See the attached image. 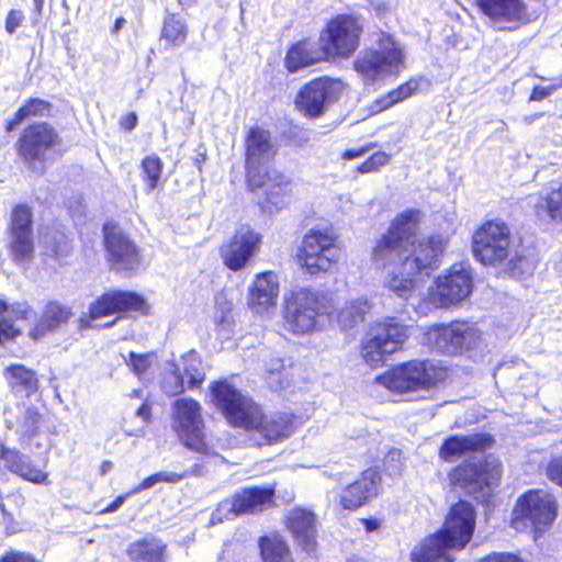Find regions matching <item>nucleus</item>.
<instances>
[{"label":"nucleus","instance_id":"obj_1","mask_svg":"<svg viewBox=\"0 0 562 562\" xmlns=\"http://www.w3.org/2000/svg\"><path fill=\"white\" fill-rule=\"evenodd\" d=\"M420 221L417 209L401 212L371 251L374 269L384 274L383 286L403 300L415 295L424 282L423 272L428 276L439 266L449 243V237L440 233L415 243Z\"/></svg>","mask_w":562,"mask_h":562},{"label":"nucleus","instance_id":"obj_2","mask_svg":"<svg viewBox=\"0 0 562 562\" xmlns=\"http://www.w3.org/2000/svg\"><path fill=\"white\" fill-rule=\"evenodd\" d=\"M213 404L233 427L255 431L260 443H274L286 439L294 430L290 414L265 416L261 408L240 394L227 382H216L211 390Z\"/></svg>","mask_w":562,"mask_h":562},{"label":"nucleus","instance_id":"obj_3","mask_svg":"<svg viewBox=\"0 0 562 562\" xmlns=\"http://www.w3.org/2000/svg\"><path fill=\"white\" fill-rule=\"evenodd\" d=\"M247 182L251 191L265 190L261 207L269 214L284 209L292 194L291 181L276 169H266L277 153L270 134L260 127L251 128L246 137Z\"/></svg>","mask_w":562,"mask_h":562},{"label":"nucleus","instance_id":"obj_4","mask_svg":"<svg viewBox=\"0 0 562 562\" xmlns=\"http://www.w3.org/2000/svg\"><path fill=\"white\" fill-rule=\"evenodd\" d=\"M475 529V512L468 502L453 505L440 530L425 538L411 551L412 562H451L448 550H462L472 539Z\"/></svg>","mask_w":562,"mask_h":562},{"label":"nucleus","instance_id":"obj_5","mask_svg":"<svg viewBox=\"0 0 562 562\" xmlns=\"http://www.w3.org/2000/svg\"><path fill=\"white\" fill-rule=\"evenodd\" d=\"M473 255L484 266H504L513 277L529 273L532 263L518 255L508 225L499 220L483 223L472 237Z\"/></svg>","mask_w":562,"mask_h":562},{"label":"nucleus","instance_id":"obj_6","mask_svg":"<svg viewBox=\"0 0 562 562\" xmlns=\"http://www.w3.org/2000/svg\"><path fill=\"white\" fill-rule=\"evenodd\" d=\"M407 53L391 34L381 32L374 46L361 52L353 60V69L367 87L380 88L406 68Z\"/></svg>","mask_w":562,"mask_h":562},{"label":"nucleus","instance_id":"obj_7","mask_svg":"<svg viewBox=\"0 0 562 562\" xmlns=\"http://www.w3.org/2000/svg\"><path fill=\"white\" fill-rule=\"evenodd\" d=\"M334 317V300L324 292L300 289L286 299L284 326L295 335L311 334L318 329L323 316Z\"/></svg>","mask_w":562,"mask_h":562},{"label":"nucleus","instance_id":"obj_8","mask_svg":"<svg viewBox=\"0 0 562 562\" xmlns=\"http://www.w3.org/2000/svg\"><path fill=\"white\" fill-rule=\"evenodd\" d=\"M502 476V464L493 456L483 461L463 462L448 473V481L453 490L474 495L477 499L485 498L495 488Z\"/></svg>","mask_w":562,"mask_h":562},{"label":"nucleus","instance_id":"obj_9","mask_svg":"<svg viewBox=\"0 0 562 562\" xmlns=\"http://www.w3.org/2000/svg\"><path fill=\"white\" fill-rule=\"evenodd\" d=\"M424 342L448 355L474 353L482 350V333L470 322L454 321L429 327Z\"/></svg>","mask_w":562,"mask_h":562},{"label":"nucleus","instance_id":"obj_10","mask_svg":"<svg viewBox=\"0 0 562 562\" xmlns=\"http://www.w3.org/2000/svg\"><path fill=\"white\" fill-rule=\"evenodd\" d=\"M557 501L550 493L532 490L521 495L514 508L512 526L517 531L531 529L535 539L555 520Z\"/></svg>","mask_w":562,"mask_h":562},{"label":"nucleus","instance_id":"obj_11","mask_svg":"<svg viewBox=\"0 0 562 562\" xmlns=\"http://www.w3.org/2000/svg\"><path fill=\"white\" fill-rule=\"evenodd\" d=\"M363 21L353 14H338L322 30L318 45L326 59L349 58L360 45Z\"/></svg>","mask_w":562,"mask_h":562},{"label":"nucleus","instance_id":"obj_12","mask_svg":"<svg viewBox=\"0 0 562 562\" xmlns=\"http://www.w3.org/2000/svg\"><path fill=\"white\" fill-rule=\"evenodd\" d=\"M171 427L179 440L190 450L204 456L214 453L206 440L202 406L195 400L182 397L173 402Z\"/></svg>","mask_w":562,"mask_h":562},{"label":"nucleus","instance_id":"obj_13","mask_svg":"<svg viewBox=\"0 0 562 562\" xmlns=\"http://www.w3.org/2000/svg\"><path fill=\"white\" fill-rule=\"evenodd\" d=\"M447 376V371L431 361H411L376 378L390 391L408 392L429 387Z\"/></svg>","mask_w":562,"mask_h":562},{"label":"nucleus","instance_id":"obj_14","mask_svg":"<svg viewBox=\"0 0 562 562\" xmlns=\"http://www.w3.org/2000/svg\"><path fill=\"white\" fill-rule=\"evenodd\" d=\"M341 250L336 238L327 231L311 229L302 239L296 259L310 274L329 271L340 259Z\"/></svg>","mask_w":562,"mask_h":562},{"label":"nucleus","instance_id":"obj_15","mask_svg":"<svg viewBox=\"0 0 562 562\" xmlns=\"http://www.w3.org/2000/svg\"><path fill=\"white\" fill-rule=\"evenodd\" d=\"M472 288L470 267L464 263H454L435 279L428 289V299L436 307H450L467 300Z\"/></svg>","mask_w":562,"mask_h":562},{"label":"nucleus","instance_id":"obj_16","mask_svg":"<svg viewBox=\"0 0 562 562\" xmlns=\"http://www.w3.org/2000/svg\"><path fill=\"white\" fill-rule=\"evenodd\" d=\"M408 338L407 327L386 318L371 327L362 345V358L370 367L382 364L387 355L397 351Z\"/></svg>","mask_w":562,"mask_h":562},{"label":"nucleus","instance_id":"obj_17","mask_svg":"<svg viewBox=\"0 0 562 562\" xmlns=\"http://www.w3.org/2000/svg\"><path fill=\"white\" fill-rule=\"evenodd\" d=\"M475 7L498 31H517L536 20L526 0H475Z\"/></svg>","mask_w":562,"mask_h":562},{"label":"nucleus","instance_id":"obj_18","mask_svg":"<svg viewBox=\"0 0 562 562\" xmlns=\"http://www.w3.org/2000/svg\"><path fill=\"white\" fill-rule=\"evenodd\" d=\"M340 79L322 77L307 82L295 98L296 109L308 117L322 116L345 91Z\"/></svg>","mask_w":562,"mask_h":562},{"label":"nucleus","instance_id":"obj_19","mask_svg":"<svg viewBox=\"0 0 562 562\" xmlns=\"http://www.w3.org/2000/svg\"><path fill=\"white\" fill-rule=\"evenodd\" d=\"M149 306L144 297L128 291H111L102 294L89 306V312L82 314L77 323L80 330L92 327V322L116 313L134 311L147 313Z\"/></svg>","mask_w":562,"mask_h":562},{"label":"nucleus","instance_id":"obj_20","mask_svg":"<svg viewBox=\"0 0 562 562\" xmlns=\"http://www.w3.org/2000/svg\"><path fill=\"white\" fill-rule=\"evenodd\" d=\"M272 497L271 487L244 488L220 503L212 513L210 522L216 525L238 515L262 512L271 505Z\"/></svg>","mask_w":562,"mask_h":562},{"label":"nucleus","instance_id":"obj_21","mask_svg":"<svg viewBox=\"0 0 562 562\" xmlns=\"http://www.w3.org/2000/svg\"><path fill=\"white\" fill-rule=\"evenodd\" d=\"M262 236L249 226H241L234 237L221 248L224 265L233 271L244 269L259 251Z\"/></svg>","mask_w":562,"mask_h":562},{"label":"nucleus","instance_id":"obj_22","mask_svg":"<svg viewBox=\"0 0 562 562\" xmlns=\"http://www.w3.org/2000/svg\"><path fill=\"white\" fill-rule=\"evenodd\" d=\"M279 292V278L274 272L258 273L249 286L247 305L254 314L269 317L277 306Z\"/></svg>","mask_w":562,"mask_h":562},{"label":"nucleus","instance_id":"obj_23","mask_svg":"<svg viewBox=\"0 0 562 562\" xmlns=\"http://www.w3.org/2000/svg\"><path fill=\"white\" fill-rule=\"evenodd\" d=\"M103 231L104 244L112 268L117 271L135 269L139 261L135 246L116 225L105 224Z\"/></svg>","mask_w":562,"mask_h":562},{"label":"nucleus","instance_id":"obj_24","mask_svg":"<svg viewBox=\"0 0 562 562\" xmlns=\"http://www.w3.org/2000/svg\"><path fill=\"white\" fill-rule=\"evenodd\" d=\"M0 461L3 468L11 473L33 484L47 485L50 483L49 474L40 465L33 463L31 458L15 448H9L0 441Z\"/></svg>","mask_w":562,"mask_h":562},{"label":"nucleus","instance_id":"obj_25","mask_svg":"<svg viewBox=\"0 0 562 562\" xmlns=\"http://www.w3.org/2000/svg\"><path fill=\"white\" fill-rule=\"evenodd\" d=\"M285 524L297 546L308 554L314 553L317 546V529L314 514L305 508H293L288 512Z\"/></svg>","mask_w":562,"mask_h":562},{"label":"nucleus","instance_id":"obj_26","mask_svg":"<svg viewBox=\"0 0 562 562\" xmlns=\"http://www.w3.org/2000/svg\"><path fill=\"white\" fill-rule=\"evenodd\" d=\"M58 143L55 130L46 123L29 126L20 138V153L29 161L42 159Z\"/></svg>","mask_w":562,"mask_h":562},{"label":"nucleus","instance_id":"obj_27","mask_svg":"<svg viewBox=\"0 0 562 562\" xmlns=\"http://www.w3.org/2000/svg\"><path fill=\"white\" fill-rule=\"evenodd\" d=\"M493 438L487 434H470L451 436L439 449V457L446 462H452L472 452L484 451L492 447Z\"/></svg>","mask_w":562,"mask_h":562},{"label":"nucleus","instance_id":"obj_28","mask_svg":"<svg viewBox=\"0 0 562 562\" xmlns=\"http://www.w3.org/2000/svg\"><path fill=\"white\" fill-rule=\"evenodd\" d=\"M381 476L374 469H368L361 476L348 485L340 496V504L346 509H356L366 504L379 491Z\"/></svg>","mask_w":562,"mask_h":562},{"label":"nucleus","instance_id":"obj_29","mask_svg":"<svg viewBox=\"0 0 562 562\" xmlns=\"http://www.w3.org/2000/svg\"><path fill=\"white\" fill-rule=\"evenodd\" d=\"M71 307L57 301L46 304L38 322L29 331V336L34 341L45 337L48 333L56 330L72 317Z\"/></svg>","mask_w":562,"mask_h":562},{"label":"nucleus","instance_id":"obj_30","mask_svg":"<svg viewBox=\"0 0 562 562\" xmlns=\"http://www.w3.org/2000/svg\"><path fill=\"white\" fill-rule=\"evenodd\" d=\"M0 345L13 340L22 334V328L15 325L18 321H29L34 316L32 307L27 303L7 304L0 299Z\"/></svg>","mask_w":562,"mask_h":562},{"label":"nucleus","instance_id":"obj_31","mask_svg":"<svg viewBox=\"0 0 562 562\" xmlns=\"http://www.w3.org/2000/svg\"><path fill=\"white\" fill-rule=\"evenodd\" d=\"M3 376L11 391L15 394L30 396L38 389V379L35 371L23 364L14 363L8 366L3 371Z\"/></svg>","mask_w":562,"mask_h":562},{"label":"nucleus","instance_id":"obj_32","mask_svg":"<svg viewBox=\"0 0 562 562\" xmlns=\"http://www.w3.org/2000/svg\"><path fill=\"white\" fill-rule=\"evenodd\" d=\"M322 60L327 59L321 46L317 49H314L311 43L300 42L293 45L288 52L285 57V67L289 71L295 72Z\"/></svg>","mask_w":562,"mask_h":562},{"label":"nucleus","instance_id":"obj_33","mask_svg":"<svg viewBox=\"0 0 562 562\" xmlns=\"http://www.w3.org/2000/svg\"><path fill=\"white\" fill-rule=\"evenodd\" d=\"M262 562H294L288 543L280 536H265L259 540Z\"/></svg>","mask_w":562,"mask_h":562},{"label":"nucleus","instance_id":"obj_34","mask_svg":"<svg viewBox=\"0 0 562 562\" xmlns=\"http://www.w3.org/2000/svg\"><path fill=\"white\" fill-rule=\"evenodd\" d=\"M165 544L157 539H144L132 543L127 550L128 557L135 562H161Z\"/></svg>","mask_w":562,"mask_h":562},{"label":"nucleus","instance_id":"obj_35","mask_svg":"<svg viewBox=\"0 0 562 562\" xmlns=\"http://www.w3.org/2000/svg\"><path fill=\"white\" fill-rule=\"evenodd\" d=\"M19 411L21 415L15 422L8 418L5 423L9 429H15L21 437V443H24L37 434L41 415L32 407H23Z\"/></svg>","mask_w":562,"mask_h":562},{"label":"nucleus","instance_id":"obj_36","mask_svg":"<svg viewBox=\"0 0 562 562\" xmlns=\"http://www.w3.org/2000/svg\"><path fill=\"white\" fill-rule=\"evenodd\" d=\"M188 36V26L183 19L171 14L166 18L160 38L167 48L182 46Z\"/></svg>","mask_w":562,"mask_h":562},{"label":"nucleus","instance_id":"obj_37","mask_svg":"<svg viewBox=\"0 0 562 562\" xmlns=\"http://www.w3.org/2000/svg\"><path fill=\"white\" fill-rule=\"evenodd\" d=\"M8 250L16 265H27L34 254L33 234H9Z\"/></svg>","mask_w":562,"mask_h":562},{"label":"nucleus","instance_id":"obj_38","mask_svg":"<svg viewBox=\"0 0 562 562\" xmlns=\"http://www.w3.org/2000/svg\"><path fill=\"white\" fill-rule=\"evenodd\" d=\"M176 363L180 366V372L182 373L188 387H194L203 382L205 375L202 369V362L194 350H190L182 355Z\"/></svg>","mask_w":562,"mask_h":562},{"label":"nucleus","instance_id":"obj_39","mask_svg":"<svg viewBox=\"0 0 562 562\" xmlns=\"http://www.w3.org/2000/svg\"><path fill=\"white\" fill-rule=\"evenodd\" d=\"M536 212L539 217H549L553 221L562 222V186L559 189L550 191L539 204L536 205Z\"/></svg>","mask_w":562,"mask_h":562},{"label":"nucleus","instance_id":"obj_40","mask_svg":"<svg viewBox=\"0 0 562 562\" xmlns=\"http://www.w3.org/2000/svg\"><path fill=\"white\" fill-rule=\"evenodd\" d=\"M184 385H187V382L180 372V366L175 361L167 362L161 381L164 392L169 396L178 395L183 392Z\"/></svg>","mask_w":562,"mask_h":562},{"label":"nucleus","instance_id":"obj_41","mask_svg":"<svg viewBox=\"0 0 562 562\" xmlns=\"http://www.w3.org/2000/svg\"><path fill=\"white\" fill-rule=\"evenodd\" d=\"M32 211L27 205L19 204L11 212L9 234H33Z\"/></svg>","mask_w":562,"mask_h":562},{"label":"nucleus","instance_id":"obj_42","mask_svg":"<svg viewBox=\"0 0 562 562\" xmlns=\"http://www.w3.org/2000/svg\"><path fill=\"white\" fill-rule=\"evenodd\" d=\"M369 302L364 297L351 301L344 310L337 314V322L344 327H351L369 310Z\"/></svg>","mask_w":562,"mask_h":562},{"label":"nucleus","instance_id":"obj_43","mask_svg":"<svg viewBox=\"0 0 562 562\" xmlns=\"http://www.w3.org/2000/svg\"><path fill=\"white\" fill-rule=\"evenodd\" d=\"M48 110V102L38 98L31 99L26 104L19 109L15 113L14 120L8 123L7 130L12 131L14 126L20 124L22 121L32 116L44 115Z\"/></svg>","mask_w":562,"mask_h":562},{"label":"nucleus","instance_id":"obj_44","mask_svg":"<svg viewBox=\"0 0 562 562\" xmlns=\"http://www.w3.org/2000/svg\"><path fill=\"white\" fill-rule=\"evenodd\" d=\"M143 180L148 186V191H153L159 186L162 173V161L157 156H148L142 162Z\"/></svg>","mask_w":562,"mask_h":562},{"label":"nucleus","instance_id":"obj_45","mask_svg":"<svg viewBox=\"0 0 562 562\" xmlns=\"http://www.w3.org/2000/svg\"><path fill=\"white\" fill-rule=\"evenodd\" d=\"M233 304L223 294L215 297L213 321L215 325L222 329H227L233 322L232 317Z\"/></svg>","mask_w":562,"mask_h":562},{"label":"nucleus","instance_id":"obj_46","mask_svg":"<svg viewBox=\"0 0 562 562\" xmlns=\"http://www.w3.org/2000/svg\"><path fill=\"white\" fill-rule=\"evenodd\" d=\"M46 254L53 257H63L68 251V241L60 232L46 233L42 237Z\"/></svg>","mask_w":562,"mask_h":562},{"label":"nucleus","instance_id":"obj_47","mask_svg":"<svg viewBox=\"0 0 562 562\" xmlns=\"http://www.w3.org/2000/svg\"><path fill=\"white\" fill-rule=\"evenodd\" d=\"M419 83L415 79H409L405 83L387 92L392 104L395 105L408 99L415 91H417Z\"/></svg>","mask_w":562,"mask_h":562},{"label":"nucleus","instance_id":"obj_48","mask_svg":"<svg viewBox=\"0 0 562 562\" xmlns=\"http://www.w3.org/2000/svg\"><path fill=\"white\" fill-rule=\"evenodd\" d=\"M179 479L180 476L176 473L159 472L143 480V482L134 490H132L130 494H136L144 490L151 488L159 482H176Z\"/></svg>","mask_w":562,"mask_h":562},{"label":"nucleus","instance_id":"obj_49","mask_svg":"<svg viewBox=\"0 0 562 562\" xmlns=\"http://www.w3.org/2000/svg\"><path fill=\"white\" fill-rule=\"evenodd\" d=\"M391 156L384 151L374 153L370 158L362 162L358 170L359 172L367 173L379 170L381 167L387 165Z\"/></svg>","mask_w":562,"mask_h":562},{"label":"nucleus","instance_id":"obj_50","mask_svg":"<svg viewBox=\"0 0 562 562\" xmlns=\"http://www.w3.org/2000/svg\"><path fill=\"white\" fill-rule=\"evenodd\" d=\"M155 358L156 357L153 353L136 355V353L132 352L130 355V362H131V366H132L134 372L136 374L140 375V374L145 373L150 368Z\"/></svg>","mask_w":562,"mask_h":562},{"label":"nucleus","instance_id":"obj_51","mask_svg":"<svg viewBox=\"0 0 562 562\" xmlns=\"http://www.w3.org/2000/svg\"><path fill=\"white\" fill-rule=\"evenodd\" d=\"M547 476L554 484L562 486V457L554 458L548 463Z\"/></svg>","mask_w":562,"mask_h":562},{"label":"nucleus","instance_id":"obj_52","mask_svg":"<svg viewBox=\"0 0 562 562\" xmlns=\"http://www.w3.org/2000/svg\"><path fill=\"white\" fill-rule=\"evenodd\" d=\"M23 21L24 14L21 10H11L5 19V31L9 34H13Z\"/></svg>","mask_w":562,"mask_h":562},{"label":"nucleus","instance_id":"obj_53","mask_svg":"<svg viewBox=\"0 0 562 562\" xmlns=\"http://www.w3.org/2000/svg\"><path fill=\"white\" fill-rule=\"evenodd\" d=\"M480 562H524L519 557L512 553H498L494 552L488 554L484 559L480 560Z\"/></svg>","mask_w":562,"mask_h":562},{"label":"nucleus","instance_id":"obj_54","mask_svg":"<svg viewBox=\"0 0 562 562\" xmlns=\"http://www.w3.org/2000/svg\"><path fill=\"white\" fill-rule=\"evenodd\" d=\"M392 101L387 93L381 95L380 98L375 99L371 105H370V112L372 114H378L380 112H383L390 108H392Z\"/></svg>","mask_w":562,"mask_h":562},{"label":"nucleus","instance_id":"obj_55","mask_svg":"<svg viewBox=\"0 0 562 562\" xmlns=\"http://www.w3.org/2000/svg\"><path fill=\"white\" fill-rule=\"evenodd\" d=\"M0 562H36L34 558L24 552L11 551L1 557Z\"/></svg>","mask_w":562,"mask_h":562},{"label":"nucleus","instance_id":"obj_56","mask_svg":"<svg viewBox=\"0 0 562 562\" xmlns=\"http://www.w3.org/2000/svg\"><path fill=\"white\" fill-rule=\"evenodd\" d=\"M559 87V83L557 85H553L551 87H536L533 90H532V93H531V97H530V100H533V101H540V100H543L544 98L549 97L554 90H557Z\"/></svg>","mask_w":562,"mask_h":562},{"label":"nucleus","instance_id":"obj_57","mask_svg":"<svg viewBox=\"0 0 562 562\" xmlns=\"http://www.w3.org/2000/svg\"><path fill=\"white\" fill-rule=\"evenodd\" d=\"M283 369V362L279 358L271 359V363L266 367V373L268 374V379H273L274 375H278ZM273 383V380H271Z\"/></svg>","mask_w":562,"mask_h":562},{"label":"nucleus","instance_id":"obj_58","mask_svg":"<svg viewBox=\"0 0 562 562\" xmlns=\"http://www.w3.org/2000/svg\"><path fill=\"white\" fill-rule=\"evenodd\" d=\"M131 494L127 493L126 495H121V496H117L108 507H105L104 509H102L100 513L101 514H109V513H114L116 512L125 502V499L130 496Z\"/></svg>","mask_w":562,"mask_h":562},{"label":"nucleus","instance_id":"obj_59","mask_svg":"<svg viewBox=\"0 0 562 562\" xmlns=\"http://www.w3.org/2000/svg\"><path fill=\"white\" fill-rule=\"evenodd\" d=\"M137 124V116L135 113L127 114L121 122V125L126 131H132Z\"/></svg>","mask_w":562,"mask_h":562},{"label":"nucleus","instance_id":"obj_60","mask_svg":"<svg viewBox=\"0 0 562 562\" xmlns=\"http://www.w3.org/2000/svg\"><path fill=\"white\" fill-rule=\"evenodd\" d=\"M136 415L143 419L144 423H147L150 417V408L147 404H143L137 411Z\"/></svg>","mask_w":562,"mask_h":562},{"label":"nucleus","instance_id":"obj_61","mask_svg":"<svg viewBox=\"0 0 562 562\" xmlns=\"http://www.w3.org/2000/svg\"><path fill=\"white\" fill-rule=\"evenodd\" d=\"M366 153V149L362 148V149H359V150H346L342 155V157L345 159H353V158H357V157H360L362 156L363 154Z\"/></svg>","mask_w":562,"mask_h":562},{"label":"nucleus","instance_id":"obj_62","mask_svg":"<svg viewBox=\"0 0 562 562\" xmlns=\"http://www.w3.org/2000/svg\"><path fill=\"white\" fill-rule=\"evenodd\" d=\"M400 457H401V453L397 452V451H394V452H391L389 456H387V459H386V465L390 461H398L400 460Z\"/></svg>","mask_w":562,"mask_h":562},{"label":"nucleus","instance_id":"obj_63","mask_svg":"<svg viewBox=\"0 0 562 562\" xmlns=\"http://www.w3.org/2000/svg\"><path fill=\"white\" fill-rule=\"evenodd\" d=\"M366 529L371 531L378 527V522L375 520H364Z\"/></svg>","mask_w":562,"mask_h":562},{"label":"nucleus","instance_id":"obj_64","mask_svg":"<svg viewBox=\"0 0 562 562\" xmlns=\"http://www.w3.org/2000/svg\"><path fill=\"white\" fill-rule=\"evenodd\" d=\"M112 469V463L110 461H104L101 465V473L105 474L108 471Z\"/></svg>","mask_w":562,"mask_h":562}]
</instances>
